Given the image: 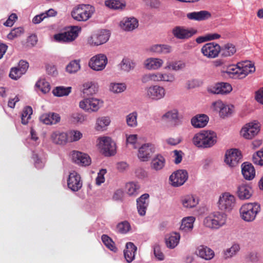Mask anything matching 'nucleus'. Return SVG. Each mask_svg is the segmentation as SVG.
Segmentation results:
<instances>
[{
	"label": "nucleus",
	"instance_id": "1",
	"mask_svg": "<svg viewBox=\"0 0 263 263\" xmlns=\"http://www.w3.org/2000/svg\"><path fill=\"white\" fill-rule=\"evenodd\" d=\"M217 134L211 130H203L194 135L193 144L198 148H208L213 146L217 142Z\"/></svg>",
	"mask_w": 263,
	"mask_h": 263
},
{
	"label": "nucleus",
	"instance_id": "2",
	"mask_svg": "<svg viewBox=\"0 0 263 263\" xmlns=\"http://www.w3.org/2000/svg\"><path fill=\"white\" fill-rule=\"evenodd\" d=\"M228 215L223 211H215L210 213L203 220L205 227L218 230L227 224Z\"/></svg>",
	"mask_w": 263,
	"mask_h": 263
},
{
	"label": "nucleus",
	"instance_id": "3",
	"mask_svg": "<svg viewBox=\"0 0 263 263\" xmlns=\"http://www.w3.org/2000/svg\"><path fill=\"white\" fill-rule=\"evenodd\" d=\"M260 210V205L257 202L245 203L239 209L240 216L245 221L252 222L255 219Z\"/></svg>",
	"mask_w": 263,
	"mask_h": 263
},
{
	"label": "nucleus",
	"instance_id": "4",
	"mask_svg": "<svg viewBox=\"0 0 263 263\" xmlns=\"http://www.w3.org/2000/svg\"><path fill=\"white\" fill-rule=\"evenodd\" d=\"M81 31V27L70 26L64 32L55 34L54 40L60 43H70L74 41Z\"/></svg>",
	"mask_w": 263,
	"mask_h": 263
},
{
	"label": "nucleus",
	"instance_id": "5",
	"mask_svg": "<svg viewBox=\"0 0 263 263\" xmlns=\"http://www.w3.org/2000/svg\"><path fill=\"white\" fill-rule=\"evenodd\" d=\"M235 196L229 192H224L220 195L217 203L218 209L224 212H230L236 205Z\"/></svg>",
	"mask_w": 263,
	"mask_h": 263
},
{
	"label": "nucleus",
	"instance_id": "6",
	"mask_svg": "<svg viewBox=\"0 0 263 263\" xmlns=\"http://www.w3.org/2000/svg\"><path fill=\"white\" fill-rule=\"evenodd\" d=\"M166 93V90L163 86L152 85L145 87L143 95L148 100L157 101L163 99Z\"/></svg>",
	"mask_w": 263,
	"mask_h": 263
},
{
	"label": "nucleus",
	"instance_id": "7",
	"mask_svg": "<svg viewBox=\"0 0 263 263\" xmlns=\"http://www.w3.org/2000/svg\"><path fill=\"white\" fill-rule=\"evenodd\" d=\"M104 101L95 97L86 98L79 102V107L88 113L97 112L103 105Z\"/></svg>",
	"mask_w": 263,
	"mask_h": 263
},
{
	"label": "nucleus",
	"instance_id": "8",
	"mask_svg": "<svg viewBox=\"0 0 263 263\" xmlns=\"http://www.w3.org/2000/svg\"><path fill=\"white\" fill-rule=\"evenodd\" d=\"M97 140L98 147L105 156L109 157L116 154V143L110 137H100Z\"/></svg>",
	"mask_w": 263,
	"mask_h": 263
},
{
	"label": "nucleus",
	"instance_id": "9",
	"mask_svg": "<svg viewBox=\"0 0 263 263\" xmlns=\"http://www.w3.org/2000/svg\"><path fill=\"white\" fill-rule=\"evenodd\" d=\"M110 33L106 29L93 32L87 37V42L90 46H98L106 43L109 39Z\"/></svg>",
	"mask_w": 263,
	"mask_h": 263
},
{
	"label": "nucleus",
	"instance_id": "10",
	"mask_svg": "<svg viewBox=\"0 0 263 263\" xmlns=\"http://www.w3.org/2000/svg\"><path fill=\"white\" fill-rule=\"evenodd\" d=\"M260 130L259 123L254 121L246 124L241 129L240 136L245 139L250 140L256 136Z\"/></svg>",
	"mask_w": 263,
	"mask_h": 263
},
{
	"label": "nucleus",
	"instance_id": "11",
	"mask_svg": "<svg viewBox=\"0 0 263 263\" xmlns=\"http://www.w3.org/2000/svg\"><path fill=\"white\" fill-rule=\"evenodd\" d=\"M189 178L188 173L185 170H178L173 173L169 177L170 183L174 187L183 185Z\"/></svg>",
	"mask_w": 263,
	"mask_h": 263
},
{
	"label": "nucleus",
	"instance_id": "12",
	"mask_svg": "<svg viewBox=\"0 0 263 263\" xmlns=\"http://www.w3.org/2000/svg\"><path fill=\"white\" fill-rule=\"evenodd\" d=\"M95 8L90 5L79 4L74 6L71 11V16H91Z\"/></svg>",
	"mask_w": 263,
	"mask_h": 263
},
{
	"label": "nucleus",
	"instance_id": "13",
	"mask_svg": "<svg viewBox=\"0 0 263 263\" xmlns=\"http://www.w3.org/2000/svg\"><path fill=\"white\" fill-rule=\"evenodd\" d=\"M107 62L106 56L100 53L90 58L88 62V66L93 70L101 71L105 68Z\"/></svg>",
	"mask_w": 263,
	"mask_h": 263
},
{
	"label": "nucleus",
	"instance_id": "14",
	"mask_svg": "<svg viewBox=\"0 0 263 263\" xmlns=\"http://www.w3.org/2000/svg\"><path fill=\"white\" fill-rule=\"evenodd\" d=\"M68 188L73 192H78L82 187L83 181L81 176L74 171L70 172L67 179Z\"/></svg>",
	"mask_w": 263,
	"mask_h": 263
},
{
	"label": "nucleus",
	"instance_id": "15",
	"mask_svg": "<svg viewBox=\"0 0 263 263\" xmlns=\"http://www.w3.org/2000/svg\"><path fill=\"white\" fill-rule=\"evenodd\" d=\"M220 51V46L215 42L206 43L201 48V52L204 57L209 59H213L217 57Z\"/></svg>",
	"mask_w": 263,
	"mask_h": 263
},
{
	"label": "nucleus",
	"instance_id": "16",
	"mask_svg": "<svg viewBox=\"0 0 263 263\" xmlns=\"http://www.w3.org/2000/svg\"><path fill=\"white\" fill-rule=\"evenodd\" d=\"M240 152L237 149H231L225 154L224 162L231 167L237 166L241 159Z\"/></svg>",
	"mask_w": 263,
	"mask_h": 263
},
{
	"label": "nucleus",
	"instance_id": "17",
	"mask_svg": "<svg viewBox=\"0 0 263 263\" xmlns=\"http://www.w3.org/2000/svg\"><path fill=\"white\" fill-rule=\"evenodd\" d=\"M155 152V146L150 143L142 144L138 149L137 157L141 161H148Z\"/></svg>",
	"mask_w": 263,
	"mask_h": 263
},
{
	"label": "nucleus",
	"instance_id": "18",
	"mask_svg": "<svg viewBox=\"0 0 263 263\" xmlns=\"http://www.w3.org/2000/svg\"><path fill=\"white\" fill-rule=\"evenodd\" d=\"M197 30L194 28H185L183 27L177 26L172 31L173 34L179 39H187L196 34Z\"/></svg>",
	"mask_w": 263,
	"mask_h": 263
},
{
	"label": "nucleus",
	"instance_id": "19",
	"mask_svg": "<svg viewBox=\"0 0 263 263\" xmlns=\"http://www.w3.org/2000/svg\"><path fill=\"white\" fill-rule=\"evenodd\" d=\"M164 65V61L160 58L149 57L143 62L144 67L148 70H158Z\"/></svg>",
	"mask_w": 263,
	"mask_h": 263
},
{
	"label": "nucleus",
	"instance_id": "20",
	"mask_svg": "<svg viewBox=\"0 0 263 263\" xmlns=\"http://www.w3.org/2000/svg\"><path fill=\"white\" fill-rule=\"evenodd\" d=\"M71 158L73 162L81 166H88L91 163V159L89 156L80 152H72Z\"/></svg>",
	"mask_w": 263,
	"mask_h": 263
},
{
	"label": "nucleus",
	"instance_id": "21",
	"mask_svg": "<svg viewBox=\"0 0 263 263\" xmlns=\"http://www.w3.org/2000/svg\"><path fill=\"white\" fill-rule=\"evenodd\" d=\"M239 70V79L245 78L249 74L255 71L254 64L250 61H244L238 63Z\"/></svg>",
	"mask_w": 263,
	"mask_h": 263
},
{
	"label": "nucleus",
	"instance_id": "22",
	"mask_svg": "<svg viewBox=\"0 0 263 263\" xmlns=\"http://www.w3.org/2000/svg\"><path fill=\"white\" fill-rule=\"evenodd\" d=\"M180 202L184 208L192 209L198 204L199 199L193 194H187L181 197Z\"/></svg>",
	"mask_w": 263,
	"mask_h": 263
},
{
	"label": "nucleus",
	"instance_id": "23",
	"mask_svg": "<svg viewBox=\"0 0 263 263\" xmlns=\"http://www.w3.org/2000/svg\"><path fill=\"white\" fill-rule=\"evenodd\" d=\"M149 194H144L137 199V209L138 214L143 216L146 214V211L149 204Z\"/></svg>",
	"mask_w": 263,
	"mask_h": 263
},
{
	"label": "nucleus",
	"instance_id": "24",
	"mask_svg": "<svg viewBox=\"0 0 263 263\" xmlns=\"http://www.w3.org/2000/svg\"><path fill=\"white\" fill-rule=\"evenodd\" d=\"M236 194L239 199L247 200L252 196V189L247 184H242L238 186Z\"/></svg>",
	"mask_w": 263,
	"mask_h": 263
},
{
	"label": "nucleus",
	"instance_id": "25",
	"mask_svg": "<svg viewBox=\"0 0 263 263\" xmlns=\"http://www.w3.org/2000/svg\"><path fill=\"white\" fill-rule=\"evenodd\" d=\"M196 253L198 256L206 260H210L215 256L214 251L203 245L200 246L197 248Z\"/></svg>",
	"mask_w": 263,
	"mask_h": 263
},
{
	"label": "nucleus",
	"instance_id": "26",
	"mask_svg": "<svg viewBox=\"0 0 263 263\" xmlns=\"http://www.w3.org/2000/svg\"><path fill=\"white\" fill-rule=\"evenodd\" d=\"M138 25L136 17H125L120 22V27L123 30L130 31L137 28Z\"/></svg>",
	"mask_w": 263,
	"mask_h": 263
},
{
	"label": "nucleus",
	"instance_id": "27",
	"mask_svg": "<svg viewBox=\"0 0 263 263\" xmlns=\"http://www.w3.org/2000/svg\"><path fill=\"white\" fill-rule=\"evenodd\" d=\"M149 51L156 54H167L172 52V47L167 44H154L149 47Z\"/></svg>",
	"mask_w": 263,
	"mask_h": 263
},
{
	"label": "nucleus",
	"instance_id": "28",
	"mask_svg": "<svg viewBox=\"0 0 263 263\" xmlns=\"http://www.w3.org/2000/svg\"><path fill=\"white\" fill-rule=\"evenodd\" d=\"M180 235L177 232H172L166 235L165 242L166 247L171 249L176 248L179 243Z\"/></svg>",
	"mask_w": 263,
	"mask_h": 263
},
{
	"label": "nucleus",
	"instance_id": "29",
	"mask_svg": "<svg viewBox=\"0 0 263 263\" xmlns=\"http://www.w3.org/2000/svg\"><path fill=\"white\" fill-rule=\"evenodd\" d=\"M241 173L244 178L248 180H252L255 176L254 167L249 162H244L241 164Z\"/></svg>",
	"mask_w": 263,
	"mask_h": 263
},
{
	"label": "nucleus",
	"instance_id": "30",
	"mask_svg": "<svg viewBox=\"0 0 263 263\" xmlns=\"http://www.w3.org/2000/svg\"><path fill=\"white\" fill-rule=\"evenodd\" d=\"M209 121V117L204 114H199L193 117L191 119V124L195 128H203Z\"/></svg>",
	"mask_w": 263,
	"mask_h": 263
},
{
	"label": "nucleus",
	"instance_id": "31",
	"mask_svg": "<svg viewBox=\"0 0 263 263\" xmlns=\"http://www.w3.org/2000/svg\"><path fill=\"white\" fill-rule=\"evenodd\" d=\"M165 162V158L161 154H157L153 158L151 167L154 171H160L164 167Z\"/></svg>",
	"mask_w": 263,
	"mask_h": 263
},
{
	"label": "nucleus",
	"instance_id": "32",
	"mask_svg": "<svg viewBox=\"0 0 263 263\" xmlns=\"http://www.w3.org/2000/svg\"><path fill=\"white\" fill-rule=\"evenodd\" d=\"M195 218L194 216H188L182 218L180 226V230L184 233L191 232L193 228Z\"/></svg>",
	"mask_w": 263,
	"mask_h": 263
},
{
	"label": "nucleus",
	"instance_id": "33",
	"mask_svg": "<svg viewBox=\"0 0 263 263\" xmlns=\"http://www.w3.org/2000/svg\"><path fill=\"white\" fill-rule=\"evenodd\" d=\"M137 247L132 242H127L124 250V257L127 262H131L135 259Z\"/></svg>",
	"mask_w": 263,
	"mask_h": 263
},
{
	"label": "nucleus",
	"instance_id": "34",
	"mask_svg": "<svg viewBox=\"0 0 263 263\" xmlns=\"http://www.w3.org/2000/svg\"><path fill=\"white\" fill-rule=\"evenodd\" d=\"M52 141L57 144L64 145L67 142L66 132L60 131L53 132L50 136Z\"/></svg>",
	"mask_w": 263,
	"mask_h": 263
},
{
	"label": "nucleus",
	"instance_id": "35",
	"mask_svg": "<svg viewBox=\"0 0 263 263\" xmlns=\"http://www.w3.org/2000/svg\"><path fill=\"white\" fill-rule=\"evenodd\" d=\"M156 73L158 82L173 83L176 80L175 74L173 73L164 71H157Z\"/></svg>",
	"mask_w": 263,
	"mask_h": 263
},
{
	"label": "nucleus",
	"instance_id": "36",
	"mask_svg": "<svg viewBox=\"0 0 263 263\" xmlns=\"http://www.w3.org/2000/svg\"><path fill=\"white\" fill-rule=\"evenodd\" d=\"M110 119L109 117L102 116L98 118L96 120L95 128L97 131H104L110 123Z\"/></svg>",
	"mask_w": 263,
	"mask_h": 263
},
{
	"label": "nucleus",
	"instance_id": "37",
	"mask_svg": "<svg viewBox=\"0 0 263 263\" xmlns=\"http://www.w3.org/2000/svg\"><path fill=\"white\" fill-rule=\"evenodd\" d=\"M186 66L185 63L182 61H175L167 62L164 69L166 70H172L175 71L182 70Z\"/></svg>",
	"mask_w": 263,
	"mask_h": 263
},
{
	"label": "nucleus",
	"instance_id": "38",
	"mask_svg": "<svg viewBox=\"0 0 263 263\" xmlns=\"http://www.w3.org/2000/svg\"><path fill=\"white\" fill-rule=\"evenodd\" d=\"M119 69L125 72H129L134 69L135 67V63L128 58H124L120 64H118Z\"/></svg>",
	"mask_w": 263,
	"mask_h": 263
},
{
	"label": "nucleus",
	"instance_id": "39",
	"mask_svg": "<svg viewBox=\"0 0 263 263\" xmlns=\"http://www.w3.org/2000/svg\"><path fill=\"white\" fill-rule=\"evenodd\" d=\"M35 86L36 91H41L44 94L49 92L51 89L49 83L44 79H39L36 82Z\"/></svg>",
	"mask_w": 263,
	"mask_h": 263
},
{
	"label": "nucleus",
	"instance_id": "40",
	"mask_svg": "<svg viewBox=\"0 0 263 263\" xmlns=\"http://www.w3.org/2000/svg\"><path fill=\"white\" fill-rule=\"evenodd\" d=\"M127 194L130 196H137L140 190V185L136 182H130L126 184Z\"/></svg>",
	"mask_w": 263,
	"mask_h": 263
},
{
	"label": "nucleus",
	"instance_id": "41",
	"mask_svg": "<svg viewBox=\"0 0 263 263\" xmlns=\"http://www.w3.org/2000/svg\"><path fill=\"white\" fill-rule=\"evenodd\" d=\"M236 51L235 46L232 44H227L222 47H221L220 53L223 57H231Z\"/></svg>",
	"mask_w": 263,
	"mask_h": 263
},
{
	"label": "nucleus",
	"instance_id": "42",
	"mask_svg": "<svg viewBox=\"0 0 263 263\" xmlns=\"http://www.w3.org/2000/svg\"><path fill=\"white\" fill-rule=\"evenodd\" d=\"M132 231V227L129 222L124 220L118 223L116 226V231L122 234H126Z\"/></svg>",
	"mask_w": 263,
	"mask_h": 263
},
{
	"label": "nucleus",
	"instance_id": "43",
	"mask_svg": "<svg viewBox=\"0 0 263 263\" xmlns=\"http://www.w3.org/2000/svg\"><path fill=\"white\" fill-rule=\"evenodd\" d=\"M126 89V85L124 83L111 82L109 85V90L114 93H120Z\"/></svg>",
	"mask_w": 263,
	"mask_h": 263
},
{
	"label": "nucleus",
	"instance_id": "44",
	"mask_svg": "<svg viewBox=\"0 0 263 263\" xmlns=\"http://www.w3.org/2000/svg\"><path fill=\"white\" fill-rule=\"evenodd\" d=\"M240 247L237 243H234L230 248H227L223 252V256L225 259H228L235 256L239 251Z\"/></svg>",
	"mask_w": 263,
	"mask_h": 263
},
{
	"label": "nucleus",
	"instance_id": "45",
	"mask_svg": "<svg viewBox=\"0 0 263 263\" xmlns=\"http://www.w3.org/2000/svg\"><path fill=\"white\" fill-rule=\"evenodd\" d=\"M138 112L136 111H133L126 116V123L127 125L132 128L136 127L138 125Z\"/></svg>",
	"mask_w": 263,
	"mask_h": 263
},
{
	"label": "nucleus",
	"instance_id": "46",
	"mask_svg": "<svg viewBox=\"0 0 263 263\" xmlns=\"http://www.w3.org/2000/svg\"><path fill=\"white\" fill-rule=\"evenodd\" d=\"M105 5L108 8L114 10L122 9L125 6V3L120 0H106Z\"/></svg>",
	"mask_w": 263,
	"mask_h": 263
},
{
	"label": "nucleus",
	"instance_id": "47",
	"mask_svg": "<svg viewBox=\"0 0 263 263\" xmlns=\"http://www.w3.org/2000/svg\"><path fill=\"white\" fill-rule=\"evenodd\" d=\"M81 69L80 60H74L70 61L66 66V71L70 73H75Z\"/></svg>",
	"mask_w": 263,
	"mask_h": 263
},
{
	"label": "nucleus",
	"instance_id": "48",
	"mask_svg": "<svg viewBox=\"0 0 263 263\" xmlns=\"http://www.w3.org/2000/svg\"><path fill=\"white\" fill-rule=\"evenodd\" d=\"M67 142H73L79 140L83 136L82 133L77 130H70L66 132Z\"/></svg>",
	"mask_w": 263,
	"mask_h": 263
},
{
	"label": "nucleus",
	"instance_id": "49",
	"mask_svg": "<svg viewBox=\"0 0 263 263\" xmlns=\"http://www.w3.org/2000/svg\"><path fill=\"white\" fill-rule=\"evenodd\" d=\"M162 119L167 121H176L179 118L178 110L174 108L168 110L162 116Z\"/></svg>",
	"mask_w": 263,
	"mask_h": 263
},
{
	"label": "nucleus",
	"instance_id": "50",
	"mask_svg": "<svg viewBox=\"0 0 263 263\" xmlns=\"http://www.w3.org/2000/svg\"><path fill=\"white\" fill-rule=\"evenodd\" d=\"M71 87L58 86L53 89L52 93L55 96L61 97L68 96L71 92Z\"/></svg>",
	"mask_w": 263,
	"mask_h": 263
},
{
	"label": "nucleus",
	"instance_id": "51",
	"mask_svg": "<svg viewBox=\"0 0 263 263\" xmlns=\"http://www.w3.org/2000/svg\"><path fill=\"white\" fill-rule=\"evenodd\" d=\"M101 239L104 245L108 249L114 252H116L117 251L118 249L115 246V243L108 235L103 234L101 237Z\"/></svg>",
	"mask_w": 263,
	"mask_h": 263
},
{
	"label": "nucleus",
	"instance_id": "52",
	"mask_svg": "<svg viewBox=\"0 0 263 263\" xmlns=\"http://www.w3.org/2000/svg\"><path fill=\"white\" fill-rule=\"evenodd\" d=\"M239 70L238 63L236 65H230L223 72L231 77L239 79Z\"/></svg>",
	"mask_w": 263,
	"mask_h": 263
},
{
	"label": "nucleus",
	"instance_id": "53",
	"mask_svg": "<svg viewBox=\"0 0 263 263\" xmlns=\"http://www.w3.org/2000/svg\"><path fill=\"white\" fill-rule=\"evenodd\" d=\"M32 114V109L30 106L25 107L22 114V123L23 124H27L31 118Z\"/></svg>",
	"mask_w": 263,
	"mask_h": 263
},
{
	"label": "nucleus",
	"instance_id": "54",
	"mask_svg": "<svg viewBox=\"0 0 263 263\" xmlns=\"http://www.w3.org/2000/svg\"><path fill=\"white\" fill-rule=\"evenodd\" d=\"M141 81L143 84H146L152 82H158L156 72L144 74L141 77Z\"/></svg>",
	"mask_w": 263,
	"mask_h": 263
},
{
	"label": "nucleus",
	"instance_id": "55",
	"mask_svg": "<svg viewBox=\"0 0 263 263\" xmlns=\"http://www.w3.org/2000/svg\"><path fill=\"white\" fill-rule=\"evenodd\" d=\"M252 161L256 165H263V148L253 155Z\"/></svg>",
	"mask_w": 263,
	"mask_h": 263
},
{
	"label": "nucleus",
	"instance_id": "56",
	"mask_svg": "<svg viewBox=\"0 0 263 263\" xmlns=\"http://www.w3.org/2000/svg\"><path fill=\"white\" fill-rule=\"evenodd\" d=\"M23 33V28L22 27H18L12 30L7 35V37L9 40H12L15 38L20 36Z\"/></svg>",
	"mask_w": 263,
	"mask_h": 263
},
{
	"label": "nucleus",
	"instance_id": "57",
	"mask_svg": "<svg viewBox=\"0 0 263 263\" xmlns=\"http://www.w3.org/2000/svg\"><path fill=\"white\" fill-rule=\"evenodd\" d=\"M218 86L219 88V94H228L232 90L231 85L228 83H219Z\"/></svg>",
	"mask_w": 263,
	"mask_h": 263
},
{
	"label": "nucleus",
	"instance_id": "58",
	"mask_svg": "<svg viewBox=\"0 0 263 263\" xmlns=\"http://www.w3.org/2000/svg\"><path fill=\"white\" fill-rule=\"evenodd\" d=\"M126 137L127 144L131 145L134 148H137V142L138 140L137 135H127Z\"/></svg>",
	"mask_w": 263,
	"mask_h": 263
},
{
	"label": "nucleus",
	"instance_id": "59",
	"mask_svg": "<svg viewBox=\"0 0 263 263\" xmlns=\"http://www.w3.org/2000/svg\"><path fill=\"white\" fill-rule=\"evenodd\" d=\"M233 106L227 105L224 104L223 106L219 112L220 116L224 118L229 115L231 114L233 111Z\"/></svg>",
	"mask_w": 263,
	"mask_h": 263
},
{
	"label": "nucleus",
	"instance_id": "60",
	"mask_svg": "<svg viewBox=\"0 0 263 263\" xmlns=\"http://www.w3.org/2000/svg\"><path fill=\"white\" fill-rule=\"evenodd\" d=\"M154 254L156 258L159 260H163L164 258V255L162 252L160 246L158 244H155L153 246Z\"/></svg>",
	"mask_w": 263,
	"mask_h": 263
},
{
	"label": "nucleus",
	"instance_id": "61",
	"mask_svg": "<svg viewBox=\"0 0 263 263\" xmlns=\"http://www.w3.org/2000/svg\"><path fill=\"white\" fill-rule=\"evenodd\" d=\"M214 14L208 11L202 10L198 12H193L186 14V16H211Z\"/></svg>",
	"mask_w": 263,
	"mask_h": 263
},
{
	"label": "nucleus",
	"instance_id": "62",
	"mask_svg": "<svg viewBox=\"0 0 263 263\" xmlns=\"http://www.w3.org/2000/svg\"><path fill=\"white\" fill-rule=\"evenodd\" d=\"M23 74V72L17 67H13L11 69L9 77L13 80L19 79Z\"/></svg>",
	"mask_w": 263,
	"mask_h": 263
},
{
	"label": "nucleus",
	"instance_id": "63",
	"mask_svg": "<svg viewBox=\"0 0 263 263\" xmlns=\"http://www.w3.org/2000/svg\"><path fill=\"white\" fill-rule=\"evenodd\" d=\"M107 171L106 169H101L98 173L97 177L96 179V183L98 185H100L105 181L104 175L106 174Z\"/></svg>",
	"mask_w": 263,
	"mask_h": 263
},
{
	"label": "nucleus",
	"instance_id": "64",
	"mask_svg": "<svg viewBox=\"0 0 263 263\" xmlns=\"http://www.w3.org/2000/svg\"><path fill=\"white\" fill-rule=\"evenodd\" d=\"M72 121L78 123H82L86 120V117L83 114H74L72 116Z\"/></svg>",
	"mask_w": 263,
	"mask_h": 263
}]
</instances>
